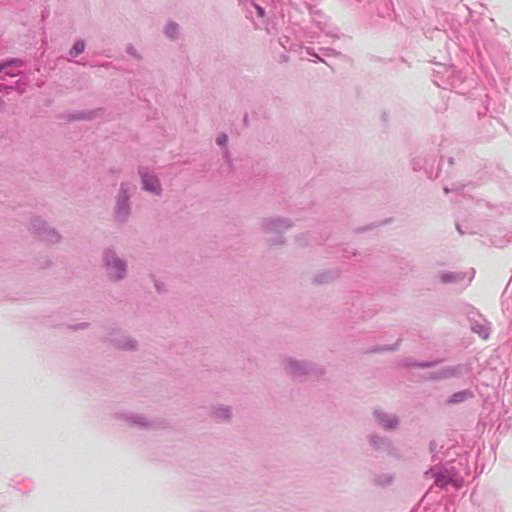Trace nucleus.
Here are the masks:
<instances>
[{
	"instance_id": "f257e3e1",
	"label": "nucleus",
	"mask_w": 512,
	"mask_h": 512,
	"mask_svg": "<svg viewBox=\"0 0 512 512\" xmlns=\"http://www.w3.org/2000/svg\"><path fill=\"white\" fill-rule=\"evenodd\" d=\"M142 182H143L144 189L151 191L153 193H159L160 184L158 182V179H156L154 176L143 174Z\"/></svg>"
},
{
	"instance_id": "f03ea898",
	"label": "nucleus",
	"mask_w": 512,
	"mask_h": 512,
	"mask_svg": "<svg viewBox=\"0 0 512 512\" xmlns=\"http://www.w3.org/2000/svg\"><path fill=\"white\" fill-rule=\"evenodd\" d=\"M107 265L115 270V272L112 274V276L115 278H121L123 273L125 272L124 263L118 259H113L112 265L110 260L107 258Z\"/></svg>"
},
{
	"instance_id": "7ed1b4c3",
	"label": "nucleus",
	"mask_w": 512,
	"mask_h": 512,
	"mask_svg": "<svg viewBox=\"0 0 512 512\" xmlns=\"http://www.w3.org/2000/svg\"><path fill=\"white\" fill-rule=\"evenodd\" d=\"M84 50V43L82 41H78L74 44L73 48L70 51L72 56H77Z\"/></svg>"
},
{
	"instance_id": "20e7f679",
	"label": "nucleus",
	"mask_w": 512,
	"mask_h": 512,
	"mask_svg": "<svg viewBox=\"0 0 512 512\" xmlns=\"http://www.w3.org/2000/svg\"><path fill=\"white\" fill-rule=\"evenodd\" d=\"M397 424V420L393 417H390L389 419L387 420H384L382 419V425L385 427V428H392L394 427L395 425Z\"/></svg>"
},
{
	"instance_id": "39448f33",
	"label": "nucleus",
	"mask_w": 512,
	"mask_h": 512,
	"mask_svg": "<svg viewBox=\"0 0 512 512\" xmlns=\"http://www.w3.org/2000/svg\"><path fill=\"white\" fill-rule=\"evenodd\" d=\"M176 30H177L176 25H174V24H170V25H168V26H167L166 33H167L169 36L173 37V33H174Z\"/></svg>"
},
{
	"instance_id": "423d86ee",
	"label": "nucleus",
	"mask_w": 512,
	"mask_h": 512,
	"mask_svg": "<svg viewBox=\"0 0 512 512\" xmlns=\"http://www.w3.org/2000/svg\"><path fill=\"white\" fill-rule=\"evenodd\" d=\"M227 142V136L226 135H220L218 138H217V144L218 145H224L225 143Z\"/></svg>"
},
{
	"instance_id": "0eeeda50",
	"label": "nucleus",
	"mask_w": 512,
	"mask_h": 512,
	"mask_svg": "<svg viewBox=\"0 0 512 512\" xmlns=\"http://www.w3.org/2000/svg\"><path fill=\"white\" fill-rule=\"evenodd\" d=\"M385 418H387V415H384L383 419L386 420ZM380 420L382 421V418H380Z\"/></svg>"
}]
</instances>
